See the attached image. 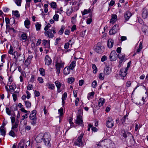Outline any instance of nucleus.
Here are the masks:
<instances>
[{
	"instance_id": "obj_1",
	"label": "nucleus",
	"mask_w": 148,
	"mask_h": 148,
	"mask_svg": "<svg viewBox=\"0 0 148 148\" xmlns=\"http://www.w3.org/2000/svg\"><path fill=\"white\" fill-rule=\"evenodd\" d=\"M36 111L35 110H33L31 112V113L30 114L29 116V118L32 121H31V124L33 125H35L36 123L37 118L36 115Z\"/></svg>"
},
{
	"instance_id": "obj_2",
	"label": "nucleus",
	"mask_w": 148,
	"mask_h": 148,
	"mask_svg": "<svg viewBox=\"0 0 148 148\" xmlns=\"http://www.w3.org/2000/svg\"><path fill=\"white\" fill-rule=\"evenodd\" d=\"M56 33L54 28L52 27L51 29H49L48 31H45L44 34L45 36L49 38H51L54 37V35Z\"/></svg>"
},
{
	"instance_id": "obj_3",
	"label": "nucleus",
	"mask_w": 148,
	"mask_h": 148,
	"mask_svg": "<svg viewBox=\"0 0 148 148\" xmlns=\"http://www.w3.org/2000/svg\"><path fill=\"white\" fill-rule=\"evenodd\" d=\"M84 135V134L83 133H82L80 134L79 136L78 137L77 141L74 142V145L79 147L83 145L82 140Z\"/></svg>"
},
{
	"instance_id": "obj_4",
	"label": "nucleus",
	"mask_w": 148,
	"mask_h": 148,
	"mask_svg": "<svg viewBox=\"0 0 148 148\" xmlns=\"http://www.w3.org/2000/svg\"><path fill=\"white\" fill-rule=\"evenodd\" d=\"M64 63L62 61H60V62L57 63L56 65V73L58 75L60 73V69L61 68H63Z\"/></svg>"
},
{
	"instance_id": "obj_5",
	"label": "nucleus",
	"mask_w": 148,
	"mask_h": 148,
	"mask_svg": "<svg viewBox=\"0 0 148 148\" xmlns=\"http://www.w3.org/2000/svg\"><path fill=\"white\" fill-rule=\"evenodd\" d=\"M106 125L108 128H112L114 125V122L112 117H109L106 123Z\"/></svg>"
},
{
	"instance_id": "obj_6",
	"label": "nucleus",
	"mask_w": 148,
	"mask_h": 148,
	"mask_svg": "<svg viewBox=\"0 0 148 148\" xmlns=\"http://www.w3.org/2000/svg\"><path fill=\"white\" fill-rule=\"evenodd\" d=\"M82 118V116L81 115L79 114L77 115L76 119L75 120V123L81 126H83Z\"/></svg>"
},
{
	"instance_id": "obj_7",
	"label": "nucleus",
	"mask_w": 148,
	"mask_h": 148,
	"mask_svg": "<svg viewBox=\"0 0 148 148\" xmlns=\"http://www.w3.org/2000/svg\"><path fill=\"white\" fill-rule=\"evenodd\" d=\"M51 140L50 136L49 135L45 134H44V137L43 141L46 145H48Z\"/></svg>"
},
{
	"instance_id": "obj_8",
	"label": "nucleus",
	"mask_w": 148,
	"mask_h": 148,
	"mask_svg": "<svg viewBox=\"0 0 148 148\" xmlns=\"http://www.w3.org/2000/svg\"><path fill=\"white\" fill-rule=\"evenodd\" d=\"M95 51L98 53H102L104 50V47L103 46L100 45L98 43L95 49Z\"/></svg>"
},
{
	"instance_id": "obj_9",
	"label": "nucleus",
	"mask_w": 148,
	"mask_h": 148,
	"mask_svg": "<svg viewBox=\"0 0 148 148\" xmlns=\"http://www.w3.org/2000/svg\"><path fill=\"white\" fill-rule=\"evenodd\" d=\"M119 25L117 24L115 25L109 32L110 35H112L116 33L119 29Z\"/></svg>"
},
{
	"instance_id": "obj_10",
	"label": "nucleus",
	"mask_w": 148,
	"mask_h": 148,
	"mask_svg": "<svg viewBox=\"0 0 148 148\" xmlns=\"http://www.w3.org/2000/svg\"><path fill=\"white\" fill-rule=\"evenodd\" d=\"M117 53L114 50H113L111 52L109 56L110 59L111 61H115L117 58Z\"/></svg>"
},
{
	"instance_id": "obj_11",
	"label": "nucleus",
	"mask_w": 148,
	"mask_h": 148,
	"mask_svg": "<svg viewBox=\"0 0 148 148\" xmlns=\"http://www.w3.org/2000/svg\"><path fill=\"white\" fill-rule=\"evenodd\" d=\"M44 134H39L36 138V141L38 143H41L43 140Z\"/></svg>"
},
{
	"instance_id": "obj_12",
	"label": "nucleus",
	"mask_w": 148,
	"mask_h": 148,
	"mask_svg": "<svg viewBox=\"0 0 148 148\" xmlns=\"http://www.w3.org/2000/svg\"><path fill=\"white\" fill-rule=\"evenodd\" d=\"M45 62L46 65L49 66L50 65L52 62V60L48 55H46L45 58Z\"/></svg>"
},
{
	"instance_id": "obj_13",
	"label": "nucleus",
	"mask_w": 148,
	"mask_h": 148,
	"mask_svg": "<svg viewBox=\"0 0 148 148\" xmlns=\"http://www.w3.org/2000/svg\"><path fill=\"white\" fill-rule=\"evenodd\" d=\"M142 15L143 18L144 19H146L147 17L148 11L147 9L144 8L143 9Z\"/></svg>"
},
{
	"instance_id": "obj_14",
	"label": "nucleus",
	"mask_w": 148,
	"mask_h": 148,
	"mask_svg": "<svg viewBox=\"0 0 148 148\" xmlns=\"http://www.w3.org/2000/svg\"><path fill=\"white\" fill-rule=\"evenodd\" d=\"M131 13L129 11H127L124 14V16L125 21H127L132 16Z\"/></svg>"
},
{
	"instance_id": "obj_15",
	"label": "nucleus",
	"mask_w": 148,
	"mask_h": 148,
	"mask_svg": "<svg viewBox=\"0 0 148 148\" xmlns=\"http://www.w3.org/2000/svg\"><path fill=\"white\" fill-rule=\"evenodd\" d=\"M55 84L57 88V92L58 93L60 92L61 91V90H60L62 85L61 84L60 82L57 81L55 82Z\"/></svg>"
},
{
	"instance_id": "obj_16",
	"label": "nucleus",
	"mask_w": 148,
	"mask_h": 148,
	"mask_svg": "<svg viewBox=\"0 0 148 148\" xmlns=\"http://www.w3.org/2000/svg\"><path fill=\"white\" fill-rule=\"evenodd\" d=\"M111 18L110 21V23H113L116 21L117 16L116 14H112L111 16Z\"/></svg>"
},
{
	"instance_id": "obj_17",
	"label": "nucleus",
	"mask_w": 148,
	"mask_h": 148,
	"mask_svg": "<svg viewBox=\"0 0 148 148\" xmlns=\"http://www.w3.org/2000/svg\"><path fill=\"white\" fill-rule=\"evenodd\" d=\"M111 69L108 66L107 67L104 69V72L105 74L106 75H109L111 72Z\"/></svg>"
},
{
	"instance_id": "obj_18",
	"label": "nucleus",
	"mask_w": 148,
	"mask_h": 148,
	"mask_svg": "<svg viewBox=\"0 0 148 148\" xmlns=\"http://www.w3.org/2000/svg\"><path fill=\"white\" fill-rule=\"evenodd\" d=\"M113 44L114 40L112 39H110L108 40L107 45L109 48H111L113 46Z\"/></svg>"
},
{
	"instance_id": "obj_19",
	"label": "nucleus",
	"mask_w": 148,
	"mask_h": 148,
	"mask_svg": "<svg viewBox=\"0 0 148 148\" xmlns=\"http://www.w3.org/2000/svg\"><path fill=\"white\" fill-rule=\"evenodd\" d=\"M142 30L146 35H148V26L143 25L142 27Z\"/></svg>"
},
{
	"instance_id": "obj_20",
	"label": "nucleus",
	"mask_w": 148,
	"mask_h": 148,
	"mask_svg": "<svg viewBox=\"0 0 148 148\" xmlns=\"http://www.w3.org/2000/svg\"><path fill=\"white\" fill-rule=\"evenodd\" d=\"M42 44L46 47H48L50 45V40H42Z\"/></svg>"
},
{
	"instance_id": "obj_21",
	"label": "nucleus",
	"mask_w": 148,
	"mask_h": 148,
	"mask_svg": "<svg viewBox=\"0 0 148 148\" xmlns=\"http://www.w3.org/2000/svg\"><path fill=\"white\" fill-rule=\"evenodd\" d=\"M27 38V34L23 32L21 35L20 40L23 41V40H26Z\"/></svg>"
},
{
	"instance_id": "obj_22",
	"label": "nucleus",
	"mask_w": 148,
	"mask_h": 148,
	"mask_svg": "<svg viewBox=\"0 0 148 148\" xmlns=\"http://www.w3.org/2000/svg\"><path fill=\"white\" fill-rule=\"evenodd\" d=\"M70 68L69 66H66L65 67L63 70L64 74L65 75H67L69 74L70 71Z\"/></svg>"
},
{
	"instance_id": "obj_23",
	"label": "nucleus",
	"mask_w": 148,
	"mask_h": 148,
	"mask_svg": "<svg viewBox=\"0 0 148 148\" xmlns=\"http://www.w3.org/2000/svg\"><path fill=\"white\" fill-rule=\"evenodd\" d=\"M105 102V99L103 98H101L100 99H99V103L98 105L99 106V107H101L102 106L103 104V103Z\"/></svg>"
},
{
	"instance_id": "obj_24",
	"label": "nucleus",
	"mask_w": 148,
	"mask_h": 148,
	"mask_svg": "<svg viewBox=\"0 0 148 148\" xmlns=\"http://www.w3.org/2000/svg\"><path fill=\"white\" fill-rule=\"evenodd\" d=\"M0 131L2 135L5 136V135L6 131L4 127L1 126L0 128Z\"/></svg>"
},
{
	"instance_id": "obj_25",
	"label": "nucleus",
	"mask_w": 148,
	"mask_h": 148,
	"mask_svg": "<svg viewBox=\"0 0 148 148\" xmlns=\"http://www.w3.org/2000/svg\"><path fill=\"white\" fill-rule=\"evenodd\" d=\"M76 62L75 61H73L71 62L69 67L71 70H73L76 66Z\"/></svg>"
},
{
	"instance_id": "obj_26",
	"label": "nucleus",
	"mask_w": 148,
	"mask_h": 148,
	"mask_svg": "<svg viewBox=\"0 0 148 148\" xmlns=\"http://www.w3.org/2000/svg\"><path fill=\"white\" fill-rule=\"evenodd\" d=\"M121 133L122 136L125 138H126L127 137V134L128 133V132L127 131H125L124 129H122L121 130Z\"/></svg>"
},
{
	"instance_id": "obj_27",
	"label": "nucleus",
	"mask_w": 148,
	"mask_h": 148,
	"mask_svg": "<svg viewBox=\"0 0 148 148\" xmlns=\"http://www.w3.org/2000/svg\"><path fill=\"white\" fill-rule=\"evenodd\" d=\"M25 143L24 140L22 139L18 145V146L20 147V148H24V143Z\"/></svg>"
},
{
	"instance_id": "obj_28",
	"label": "nucleus",
	"mask_w": 148,
	"mask_h": 148,
	"mask_svg": "<svg viewBox=\"0 0 148 148\" xmlns=\"http://www.w3.org/2000/svg\"><path fill=\"white\" fill-rule=\"evenodd\" d=\"M47 85L49 89L54 90L55 89V86L53 84L48 83L47 84Z\"/></svg>"
},
{
	"instance_id": "obj_29",
	"label": "nucleus",
	"mask_w": 148,
	"mask_h": 148,
	"mask_svg": "<svg viewBox=\"0 0 148 148\" xmlns=\"http://www.w3.org/2000/svg\"><path fill=\"white\" fill-rule=\"evenodd\" d=\"M19 123V121L18 119H17L15 122V124H14L12 126V130H13L14 128H16L17 127Z\"/></svg>"
},
{
	"instance_id": "obj_30",
	"label": "nucleus",
	"mask_w": 148,
	"mask_h": 148,
	"mask_svg": "<svg viewBox=\"0 0 148 148\" xmlns=\"http://www.w3.org/2000/svg\"><path fill=\"white\" fill-rule=\"evenodd\" d=\"M36 81V76L34 75H32L29 80V82L31 83H33Z\"/></svg>"
},
{
	"instance_id": "obj_31",
	"label": "nucleus",
	"mask_w": 148,
	"mask_h": 148,
	"mask_svg": "<svg viewBox=\"0 0 148 148\" xmlns=\"http://www.w3.org/2000/svg\"><path fill=\"white\" fill-rule=\"evenodd\" d=\"M95 93L94 92H92L88 94L87 96V98L88 100L92 99Z\"/></svg>"
},
{
	"instance_id": "obj_32",
	"label": "nucleus",
	"mask_w": 148,
	"mask_h": 148,
	"mask_svg": "<svg viewBox=\"0 0 148 148\" xmlns=\"http://www.w3.org/2000/svg\"><path fill=\"white\" fill-rule=\"evenodd\" d=\"M24 102L26 107L28 108L31 107V103L30 102L28 101H25Z\"/></svg>"
},
{
	"instance_id": "obj_33",
	"label": "nucleus",
	"mask_w": 148,
	"mask_h": 148,
	"mask_svg": "<svg viewBox=\"0 0 148 148\" xmlns=\"http://www.w3.org/2000/svg\"><path fill=\"white\" fill-rule=\"evenodd\" d=\"M30 22L28 20V19H26L24 22L25 25V27L27 28H28V27H27V26L29 25L30 24Z\"/></svg>"
},
{
	"instance_id": "obj_34",
	"label": "nucleus",
	"mask_w": 148,
	"mask_h": 148,
	"mask_svg": "<svg viewBox=\"0 0 148 148\" xmlns=\"http://www.w3.org/2000/svg\"><path fill=\"white\" fill-rule=\"evenodd\" d=\"M39 71L40 72V74L42 76H44L45 75V70L42 68H41L39 69Z\"/></svg>"
},
{
	"instance_id": "obj_35",
	"label": "nucleus",
	"mask_w": 148,
	"mask_h": 148,
	"mask_svg": "<svg viewBox=\"0 0 148 148\" xmlns=\"http://www.w3.org/2000/svg\"><path fill=\"white\" fill-rule=\"evenodd\" d=\"M90 11L91 9L90 8H89L88 10L85 9L84 10V12H82V15H84L88 13H90Z\"/></svg>"
},
{
	"instance_id": "obj_36",
	"label": "nucleus",
	"mask_w": 148,
	"mask_h": 148,
	"mask_svg": "<svg viewBox=\"0 0 148 148\" xmlns=\"http://www.w3.org/2000/svg\"><path fill=\"white\" fill-rule=\"evenodd\" d=\"M64 27L62 26L60 29V30L58 31V34L59 35H62L63 33L64 30Z\"/></svg>"
},
{
	"instance_id": "obj_37",
	"label": "nucleus",
	"mask_w": 148,
	"mask_h": 148,
	"mask_svg": "<svg viewBox=\"0 0 148 148\" xmlns=\"http://www.w3.org/2000/svg\"><path fill=\"white\" fill-rule=\"evenodd\" d=\"M124 72V69L123 68L120 70L119 74L121 77H125L126 76H124L123 75Z\"/></svg>"
},
{
	"instance_id": "obj_38",
	"label": "nucleus",
	"mask_w": 148,
	"mask_h": 148,
	"mask_svg": "<svg viewBox=\"0 0 148 148\" xmlns=\"http://www.w3.org/2000/svg\"><path fill=\"white\" fill-rule=\"evenodd\" d=\"M12 13L14 14V16L17 17H20V15L18 11H12Z\"/></svg>"
},
{
	"instance_id": "obj_39",
	"label": "nucleus",
	"mask_w": 148,
	"mask_h": 148,
	"mask_svg": "<svg viewBox=\"0 0 148 148\" xmlns=\"http://www.w3.org/2000/svg\"><path fill=\"white\" fill-rule=\"evenodd\" d=\"M75 81V78L74 77H70L68 79V82L70 84H71Z\"/></svg>"
},
{
	"instance_id": "obj_40",
	"label": "nucleus",
	"mask_w": 148,
	"mask_h": 148,
	"mask_svg": "<svg viewBox=\"0 0 148 148\" xmlns=\"http://www.w3.org/2000/svg\"><path fill=\"white\" fill-rule=\"evenodd\" d=\"M92 67L93 69V73H96L97 72V68L95 64H92Z\"/></svg>"
},
{
	"instance_id": "obj_41",
	"label": "nucleus",
	"mask_w": 148,
	"mask_h": 148,
	"mask_svg": "<svg viewBox=\"0 0 148 148\" xmlns=\"http://www.w3.org/2000/svg\"><path fill=\"white\" fill-rule=\"evenodd\" d=\"M35 26L36 30L37 31H38L40 29L41 25V24L37 23L36 24Z\"/></svg>"
},
{
	"instance_id": "obj_42",
	"label": "nucleus",
	"mask_w": 148,
	"mask_h": 148,
	"mask_svg": "<svg viewBox=\"0 0 148 148\" xmlns=\"http://www.w3.org/2000/svg\"><path fill=\"white\" fill-rule=\"evenodd\" d=\"M127 116L128 115L126 114L121 119V121L123 124H124L125 123V120L127 119Z\"/></svg>"
},
{
	"instance_id": "obj_43",
	"label": "nucleus",
	"mask_w": 148,
	"mask_h": 148,
	"mask_svg": "<svg viewBox=\"0 0 148 148\" xmlns=\"http://www.w3.org/2000/svg\"><path fill=\"white\" fill-rule=\"evenodd\" d=\"M13 49L12 47L11 46L10 47V49L9 50V51L8 52L10 54H11L12 55H14V53H15V52H13Z\"/></svg>"
},
{
	"instance_id": "obj_44",
	"label": "nucleus",
	"mask_w": 148,
	"mask_h": 148,
	"mask_svg": "<svg viewBox=\"0 0 148 148\" xmlns=\"http://www.w3.org/2000/svg\"><path fill=\"white\" fill-rule=\"evenodd\" d=\"M9 134L10 136H12L13 137H15L16 136L14 132L12 130H11L9 132Z\"/></svg>"
},
{
	"instance_id": "obj_45",
	"label": "nucleus",
	"mask_w": 148,
	"mask_h": 148,
	"mask_svg": "<svg viewBox=\"0 0 148 148\" xmlns=\"http://www.w3.org/2000/svg\"><path fill=\"white\" fill-rule=\"evenodd\" d=\"M77 16L75 15L74 16L72 17L71 18V23L74 24L76 22V18Z\"/></svg>"
},
{
	"instance_id": "obj_46",
	"label": "nucleus",
	"mask_w": 148,
	"mask_h": 148,
	"mask_svg": "<svg viewBox=\"0 0 148 148\" xmlns=\"http://www.w3.org/2000/svg\"><path fill=\"white\" fill-rule=\"evenodd\" d=\"M22 0H16L15 3L18 6H21Z\"/></svg>"
},
{
	"instance_id": "obj_47",
	"label": "nucleus",
	"mask_w": 148,
	"mask_h": 148,
	"mask_svg": "<svg viewBox=\"0 0 148 148\" xmlns=\"http://www.w3.org/2000/svg\"><path fill=\"white\" fill-rule=\"evenodd\" d=\"M10 67L11 68L12 67L14 69V70H16L17 68V66L16 64V63H13L12 64V65Z\"/></svg>"
},
{
	"instance_id": "obj_48",
	"label": "nucleus",
	"mask_w": 148,
	"mask_h": 148,
	"mask_svg": "<svg viewBox=\"0 0 148 148\" xmlns=\"http://www.w3.org/2000/svg\"><path fill=\"white\" fill-rule=\"evenodd\" d=\"M51 8H56L57 6L56 3L54 2L51 3Z\"/></svg>"
},
{
	"instance_id": "obj_49",
	"label": "nucleus",
	"mask_w": 148,
	"mask_h": 148,
	"mask_svg": "<svg viewBox=\"0 0 148 148\" xmlns=\"http://www.w3.org/2000/svg\"><path fill=\"white\" fill-rule=\"evenodd\" d=\"M21 110L25 113H27V114H29L30 113L29 111L25 110L23 108H21Z\"/></svg>"
},
{
	"instance_id": "obj_50",
	"label": "nucleus",
	"mask_w": 148,
	"mask_h": 148,
	"mask_svg": "<svg viewBox=\"0 0 148 148\" xmlns=\"http://www.w3.org/2000/svg\"><path fill=\"white\" fill-rule=\"evenodd\" d=\"M59 15L58 14H55L53 17V19L56 21H58V20Z\"/></svg>"
},
{
	"instance_id": "obj_51",
	"label": "nucleus",
	"mask_w": 148,
	"mask_h": 148,
	"mask_svg": "<svg viewBox=\"0 0 148 148\" xmlns=\"http://www.w3.org/2000/svg\"><path fill=\"white\" fill-rule=\"evenodd\" d=\"M104 77V74L103 73H100L99 75V77L101 80H103Z\"/></svg>"
},
{
	"instance_id": "obj_52",
	"label": "nucleus",
	"mask_w": 148,
	"mask_h": 148,
	"mask_svg": "<svg viewBox=\"0 0 148 148\" xmlns=\"http://www.w3.org/2000/svg\"><path fill=\"white\" fill-rule=\"evenodd\" d=\"M97 82L96 80H94L92 83V86L93 88H95L97 86Z\"/></svg>"
},
{
	"instance_id": "obj_53",
	"label": "nucleus",
	"mask_w": 148,
	"mask_h": 148,
	"mask_svg": "<svg viewBox=\"0 0 148 148\" xmlns=\"http://www.w3.org/2000/svg\"><path fill=\"white\" fill-rule=\"evenodd\" d=\"M67 97V93L66 92L64 93L62 96V99L66 100Z\"/></svg>"
},
{
	"instance_id": "obj_54",
	"label": "nucleus",
	"mask_w": 148,
	"mask_h": 148,
	"mask_svg": "<svg viewBox=\"0 0 148 148\" xmlns=\"http://www.w3.org/2000/svg\"><path fill=\"white\" fill-rule=\"evenodd\" d=\"M117 56L121 60H124L125 57L124 55H122L121 54H119Z\"/></svg>"
},
{
	"instance_id": "obj_55",
	"label": "nucleus",
	"mask_w": 148,
	"mask_h": 148,
	"mask_svg": "<svg viewBox=\"0 0 148 148\" xmlns=\"http://www.w3.org/2000/svg\"><path fill=\"white\" fill-rule=\"evenodd\" d=\"M6 111L7 113L9 115H11V111L10 109L8 108H6Z\"/></svg>"
},
{
	"instance_id": "obj_56",
	"label": "nucleus",
	"mask_w": 148,
	"mask_h": 148,
	"mask_svg": "<svg viewBox=\"0 0 148 148\" xmlns=\"http://www.w3.org/2000/svg\"><path fill=\"white\" fill-rule=\"evenodd\" d=\"M72 118H70L69 119V123L71 125V127H73L74 125V124L72 121Z\"/></svg>"
},
{
	"instance_id": "obj_57",
	"label": "nucleus",
	"mask_w": 148,
	"mask_h": 148,
	"mask_svg": "<svg viewBox=\"0 0 148 148\" xmlns=\"http://www.w3.org/2000/svg\"><path fill=\"white\" fill-rule=\"evenodd\" d=\"M79 98L78 97H77L76 98V100L75 101V106H77L78 105L79 102Z\"/></svg>"
},
{
	"instance_id": "obj_58",
	"label": "nucleus",
	"mask_w": 148,
	"mask_h": 148,
	"mask_svg": "<svg viewBox=\"0 0 148 148\" xmlns=\"http://www.w3.org/2000/svg\"><path fill=\"white\" fill-rule=\"evenodd\" d=\"M129 67H127L126 68L124 69V71L125 72L124 73V74H123V75L124 76H126L127 74V71L128 70V68Z\"/></svg>"
},
{
	"instance_id": "obj_59",
	"label": "nucleus",
	"mask_w": 148,
	"mask_h": 148,
	"mask_svg": "<svg viewBox=\"0 0 148 148\" xmlns=\"http://www.w3.org/2000/svg\"><path fill=\"white\" fill-rule=\"evenodd\" d=\"M68 43L70 45L72 46L74 43V40L72 39L70 40Z\"/></svg>"
},
{
	"instance_id": "obj_60",
	"label": "nucleus",
	"mask_w": 148,
	"mask_h": 148,
	"mask_svg": "<svg viewBox=\"0 0 148 148\" xmlns=\"http://www.w3.org/2000/svg\"><path fill=\"white\" fill-rule=\"evenodd\" d=\"M9 87L10 89L12 90H14L16 88L14 84L11 85V86H9Z\"/></svg>"
},
{
	"instance_id": "obj_61",
	"label": "nucleus",
	"mask_w": 148,
	"mask_h": 148,
	"mask_svg": "<svg viewBox=\"0 0 148 148\" xmlns=\"http://www.w3.org/2000/svg\"><path fill=\"white\" fill-rule=\"evenodd\" d=\"M107 60V57L105 56H103L101 59V61L102 62H103L105 61L106 60Z\"/></svg>"
},
{
	"instance_id": "obj_62",
	"label": "nucleus",
	"mask_w": 148,
	"mask_h": 148,
	"mask_svg": "<svg viewBox=\"0 0 148 148\" xmlns=\"http://www.w3.org/2000/svg\"><path fill=\"white\" fill-rule=\"evenodd\" d=\"M37 80L40 83H42L43 82V80L42 78L41 77H39L37 79Z\"/></svg>"
},
{
	"instance_id": "obj_63",
	"label": "nucleus",
	"mask_w": 148,
	"mask_h": 148,
	"mask_svg": "<svg viewBox=\"0 0 148 148\" xmlns=\"http://www.w3.org/2000/svg\"><path fill=\"white\" fill-rule=\"evenodd\" d=\"M33 87V85L32 84H29L28 85L27 87V89L28 90H30L32 89Z\"/></svg>"
},
{
	"instance_id": "obj_64",
	"label": "nucleus",
	"mask_w": 148,
	"mask_h": 148,
	"mask_svg": "<svg viewBox=\"0 0 148 148\" xmlns=\"http://www.w3.org/2000/svg\"><path fill=\"white\" fill-rule=\"evenodd\" d=\"M84 83V80L82 79L79 80V85L80 86H82Z\"/></svg>"
}]
</instances>
